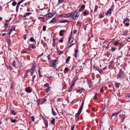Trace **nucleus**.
<instances>
[{
    "label": "nucleus",
    "mask_w": 130,
    "mask_h": 130,
    "mask_svg": "<svg viewBox=\"0 0 130 130\" xmlns=\"http://www.w3.org/2000/svg\"><path fill=\"white\" fill-rule=\"evenodd\" d=\"M79 15V14L76 10L72 13V19L74 20H76L78 17Z\"/></svg>",
    "instance_id": "nucleus-1"
},
{
    "label": "nucleus",
    "mask_w": 130,
    "mask_h": 130,
    "mask_svg": "<svg viewBox=\"0 0 130 130\" xmlns=\"http://www.w3.org/2000/svg\"><path fill=\"white\" fill-rule=\"evenodd\" d=\"M129 19L127 18H126L124 19L123 23L126 26H128L129 25Z\"/></svg>",
    "instance_id": "nucleus-2"
},
{
    "label": "nucleus",
    "mask_w": 130,
    "mask_h": 130,
    "mask_svg": "<svg viewBox=\"0 0 130 130\" xmlns=\"http://www.w3.org/2000/svg\"><path fill=\"white\" fill-rule=\"evenodd\" d=\"M57 61V59L51 61V65L50 66L52 67H56V63Z\"/></svg>",
    "instance_id": "nucleus-3"
},
{
    "label": "nucleus",
    "mask_w": 130,
    "mask_h": 130,
    "mask_svg": "<svg viewBox=\"0 0 130 130\" xmlns=\"http://www.w3.org/2000/svg\"><path fill=\"white\" fill-rule=\"evenodd\" d=\"M78 46H77L76 48V49H75L74 50V57H75L76 58L77 55V53L78 51Z\"/></svg>",
    "instance_id": "nucleus-4"
},
{
    "label": "nucleus",
    "mask_w": 130,
    "mask_h": 130,
    "mask_svg": "<svg viewBox=\"0 0 130 130\" xmlns=\"http://www.w3.org/2000/svg\"><path fill=\"white\" fill-rule=\"evenodd\" d=\"M87 81L89 85V87H92L93 85L91 79H87Z\"/></svg>",
    "instance_id": "nucleus-5"
},
{
    "label": "nucleus",
    "mask_w": 130,
    "mask_h": 130,
    "mask_svg": "<svg viewBox=\"0 0 130 130\" xmlns=\"http://www.w3.org/2000/svg\"><path fill=\"white\" fill-rule=\"evenodd\" d=\"M55 14L53 13L50 12L49 13L46 14V15L50 18H52L54 15Z\"/></svg>",
    "instance_id": "nucleus-6"
},
{
    "label": "nucleus",
    "mask_w": 130,
    "mask_h": 130,
    "mask_svg": "<svg viewBox=\"0 0 130 130\" xmlns=\"http://www.w3.org/2000/svg\"><path fill=\"white\" fill-rule=\"evenodd\" d=\"M111 9H109L105 13V15H107L110 16L111 13Z\"/></svg>",
    "instance_id": "nucleus-7"
},
{
    "label": "nucleus",
    "mask_w": 130,
    "mask_h": 130,
    "mask_svg": "<svg viewBox=\"0 0 130 130\" xmlns=\"http://www.w3.org/2000/svg\"><path fill=\"white\" fill-rule=\"evenodd\" d=\"M58 21L59 23H65V22L69 23V21H67V20H64L63 21L59 20H58Z\"/></svg>",
    "instance_id": "nucleus-8"
},
{
    "label": "nucleus",
    "mask_w": 130,
    "mask_h": 130,
    "mask_svg": "<svg viewBox=\"0 0 130 130\" xmlns=\"http://www.w3.org/2000/svg\"><path fill=\"white\" fill-rule=\"evenodd\" d=\"M72 13H69L67 14H65L66 18H68L69 17H71L72 18Z\"/></svg>",
    "instance_id": "nucleus-9"
},
{
    "label": "nucleus",
    "mask_w": 130,
    "mask_h": 130,
    "mask_svg": "<svg viewBox=\"0 0 130 130\" xmlns=\"http://www.w3.org/2000/svg\"><path fill=\"white\" fill-rule=\"evenodd\" d=\"M73 41V38L72 37H70L69 38L68 43L71 44L72 43Z\"/></svg>",
    "instance_id": "nucleus-10"
},
{
    "label": "nucleus",
    "mask_w": 130,
    "mask_h": 130,
    "mask_svg": "<svg viewBox=\"0 0 130 130\" xmlns=\"http://www.w3.org/2000/svg\"><path fill=\"white\" fill-rule=\"evenodd\" d=\"M120 112V111L119 112H117L115 113H113L112 115V116L113 117V116H117L118 115Z\"/></svg>",
    "instance_id": "nucleus-11"
},
{
    "label": "nucleus",
    "mask_w": 130,
    "mask_h": 130,
    "mask_svg": "<svg viewBox=\"0 0 130 130\" xmlns=\"http://www.w3.org/2000/svg\"><path fill=\"white\" fill-rule=\"evenodd\" d=\"M56 22V19L54 18L52 19V20L50 22V23H54Z\"/></svg>",
    "instance_id": "nucleus-12"
},
{
    "label": "nucleus",
    "mask_w": 130,
    "mask_h": 130,
    "mask_svg": "<svg viewBox=\"0 0 130 130\" xmlns=\"http://www.w3.org/2000/svg\"><path fill=\"white\" fill-rule=\"evenodd\" d=\"M36 66H35L34 64L32 66L31 68V69L32 71L31 72H34L35 71V69H34L35 68Z\"/></svg>",
    "instance_id": "nucleus-13"
},
{
    "label": "nucleus",
    "mask_w": 130,
    "mask_h": 130,
    "mask_svg": "<svg viewBox=\"0 0 130 130\" xmlns=\"http://www.w3.org/2000/svg\"><path fill=\"white\" fill-rule=\"evenodd\" d=\"M45 37H43V40H42L41 41V43L43 44V45H44V44H45V43L44 42V41H45Z\"/></svg>",
    "instance_id": "nucleus-14"
},
{
    "label": "nucleus",
    "mask_w": 130,
    "mask_h": 130,
    "mask_svg": "<svg viewBox=\"0 0 130 130\" xmlns=\"http://www.w3.org/2000/svg\"><path fill=\"white\" fill-rule=\"evenodd\" d=\"M64 32L63 30H61L59 32V35L60 36H62L63 35V33Z\"/></svg>",
    "instance_id": "nucleus-15"
},
{
    "label": "nucleus",
    "mask_w": 130,
    "mask_h": 130,
    "mask_svg": "<svg viewBox=\"0 0 130 130\" xmlns=\"http://www.w3.org/2000/svg\"><path fill=\"white\" fill-rule=\"evenodd\" d=\"M26 91L28 93H30L31 92V90L28 88H26Z\"/></svg>",
    "instance_id": "nucleus-16"
},
{
    "label": "nucleus",
    "mask_w": 130,
    "mask_h": 130,
    "mask_svg": "<svg viewBox=\"0 0 130 130\" xmlns=\"http://www.w3.org/2000/svg\"><path fill=\"white\" fill-rule=\"evenodd\" d=\"M20 4L18 3L16 7V11L17 12H18L19 6H20Z\"/></svg>",
    "instance_id": "nucleus-17"
},
{
    "label": "nucleus",
    "mask_w": 130,
    "mask_h": 130,
    "mask_svg": "<svg viewBox=\"0 0 130 130\" xmlns=\"http://www.w3.org/2000/svg\"><path fill=\"white\" fill-rule=\"evenodd\" d=\"M18 65L19 66V67L20 68H22L23 67L22 63L20 62H19L18 61Z\"/></svg>",
    "instance_id": "nucleus-18"
},
{
    "label": "nucleus",
    "mask_w": 130,
    "mask_h": 130,
    "mask_svg": "<svg viewBox=\"0 0 130 130\" xmlns=\"http://www.w3.org/2000/svg\"><path fill=\"white\" fill-rule=\"evenodd\" d=\"M70 58H71V57H70L68 56L66 60V63H67L68 62H69Z\"/></svg>",
    "instance_id": "nucleus-19"
},
{
    "label": "nucleus",
    "mask_w": 130,
    "mask_h": 130,
    "mask_svg": "<svg viewBox=\"0 0 130 130\" xmlns=\"http://www.w3.org/2000/svg\"><path fill=\"white\" fill-rule=\"evenodd\" d=\"M116 87L117 88H118L119 87L120 85V83H116L115 84Z\"/></svg>",
    "instance_id": "nucleus-20"
},
{
    "label": "nucleus",
    "mask_w": 130,
    "mask_h": 130,
    "mask_svg": "<svg viewBox=\"0 0 130 130\" xmlns=\"http://www.w3.org/2000/svg\"><path fill=\"white\" fill-rule=\"evenodd\" d=\"M9 24V22L7 20H6L5 21V25L6 27H8V25Z\"/></svg>",
    "instance_id": "nucleus-21"
},
{
    "label": "nucleus",
    "mask_w": 130,
    "mask_h": 130,
    "mask_svg": "<svg viewBox=\"0 0 130 130\" xmlns=\"http://www.w3.org/2000/svg\"><path fill=\"white\" fill-rule=\"evenodd\" d=\"M31 14V13H29V12L26 13L24 14V17H26L30 15Z\"/></svg>",
    "instance_id": "nucleus-22"
},
{
    "label": "nucleus",
    "mask_w": 130,
    "mask_h": 130,
    "mask_svg": "<svg viewBox=\"0 0 130 130\" xmlns=\"http://www.w3.org/2000/svg\"><path fill=\"white\" fill-rule=\"evenodd\" d=\"M29 47H31L32 49H34L35 48V46L32 44H30L29 45Z\"/></svg>",
    "instance_id": "nucleus-23"
},
{
    "label": "nucleus",
    "mask_w": 130,
    "mask_h": 130,
    "mask_svg": "<svg viewBox=\"0 0 130 130\" xmlns=\"http://www.w3.org/2000/svg\"><path fill=\"white\" fill-rule=\"evenodd\" d=\"M123 73H121L118 75V77H119L122 78L123 77Z\"/></svg>",
    "instance_id": "nucleus-24"
},
{
    "label": "nucleus",
    "mask_w": 130,
    "mask_h": 130,
    "mask_svg": "<svg viewBox=\"0 0 130 130\" xmlns=\"http://www.w3.org/2000/svg\"><path fill=\"white\" fill-rule=\"evenodd\" d=\"M30 40L31 42H35V43H36V40L34 39L33 38L31 37L30 38Z\"/></svg>",
    "instance_id": "nucleus-25"
},
{
    "label": "nucleus",
    "mask_w": 130,
    "mask_h": 130,
    "mask_svg": "<svg viewBox=\"0 0 130 130\" xmlns=\"http://www.w3.org/2000/svg\"><path fill=\"white\" fill-rule=\"evenodd\" d=\"M46 101V100L45 98H43L41 100V102H42V103H44Z\"/></svg>",
    "instance_id": "nucleus-26"
},
{
    "label": "nucleus",
    "mask_w": 130,
    "mask_h": 130,
    "mask_svg": "<svg viewBox=\"0 0 130 130\" xmlns=\"http://www.w3.org/2000/svg\"><path fill=\"white\" fill-rule=\"evenodd\" d=\"M81 112L79 111H78V112L77 113H76V114L75 115L76 117H78V116H79V115L80 113Z\"/></svg>",
    "instance_id": "nucleus-27"
},
{
    "label": "nucleus",
    "mask_w": 130,
    "mask_h": 130,
    "mask_svg": "<svg viewBox=\"0 0 130 130\" xmlns=\"http://www.w3.org/2000/svg\"><path fill=\"white\" fill-rule=\"evenodd\" d=\"M59 17H63L64 18H66V16L65 15V14L60 15Z\"/></svg>",
    "instance_id": "nucleus-28"
},
{
    "label": "nucleus",
    "mask_w": 130,
    "mask_h": 130,
    "mask_svg": "<svg viewBox=\"0 0 130 130\" xmlns=\"http://www.w3.org/2000/svg\"><path fill=\"white\" fill-rule=\"evenodd\" d=\"M63 39H64L63 37H62V38H61V39L60 40L58 41V42L61 43H62L63 41Z\"/></svg>",
    "instance_id": "nucleus-29"
},
{
    "label": "nucleus",
    "mask_w": 130,
    "mask_h": 130,
    "mask_svg": "<svg viewBox=\"0 0 130 130\" xmlns=\"http://www.w3.org/2000/svg\"><path fill=\"white\" fill-rule=\"evenodd\" d=\"M38 73L39 75V76L40 77H41L42 76V75L41 74V73L40 72V69H39L38 71Z\"/></svg>",
    "instance_id": "nucleus-30"
},
{
    "label": "nucleus",
    "mask_w": 130,
    "mask_h": 130,
    "mask_svg": "<svg viewBox=\"0 0 130 130\" xmlns=\"http://www.w3.org/2000/svg\"><path fill=\"white\" fill-rule=\"evenodd\" d=\"M97 70L99 71L100 74L102 72V70L100 68H98Z\"/></svg>",
    "instance_id": "nucleus-31"
},
{
    "label": "nucleus",
    "mask_w": 130,
    "mask_h": 130,
    "mask_svg": "<svg viewBox=\"0 0 130 130\" xmlns=\"http://www.w3.org/2000/svg\"><path fill=\"white\" fill-rule=\"evenodd\" d=\"M55 119H53L51 121V122L53 124H54L55 123Z\"/></svg>",
    "instance_id": "nucleus-32"
},
{
    "label": "nucleus",
    "mask_w": 130,
    "mask_h": 130,
    "mask_svg": "<svg viewBox=\"0 0 130 130\" xmlns=\"http://www.w3.org/2000/svg\"><path fill=\"white\" fill-rule=\"evenodd\" d=\"M11 112L14 115H15L16 113L15 111L13 110H12L11 111Z\"/></svg>",
    "instance_id": "nucleus-33"
},
{
    "label": "nucleus",
    "mask_w": 130,
    "mask_h": 130,
    "mask_svg": "<svg viewBox=\"0 0 130 130\" xmlns=\"http://www.w3.org/2000/svg\"><path fill=\"white\" fill-rule=\"evenodd\" d=\"M17 4V2H16L14 1L12 3V5L13 6H14L16 5Z\"/></svg>",
    "instance_id": "nucleus-34"
},
{
    "label": "nucleus",
    "mask_w": 130,
    "mask_h": 130,
    "mask_svg": "<svg viewBox=\"0 0 130 130\" xmlns=\"http://www.w3.org/2000/svg\"><path fill=\"white\" fill-rule=\"evenodd\" d=\"M41 21H44L45 19L43 17H40L39 19Z\"/></svg>",
    "instance_id": "nucleus-35"
},
{
    "label": "nucleus",
    "mask_w": 130,
    "mask_h": 130,
    "mask_svg": "<svg viewBox=\"0 0 130 130\" xmlns=\"http://www.w3.org/2000/svg\"><path fill=\"white\" fill-rule=\"evenodd\" d=\"M52 114L54 115H56V113L53 110V108H52Z\"/></svg>",
    "instance_id": "nucleus-36"
},
{
    "label": "nucleus",
    "mask_w": 130,
    "mask_h": 130,
    "mask_svg": "<svg viewBox=\"0 0 130 130\" xmlns=\"http://www.w3.org/2000/svg\"><path fill=\"white\" fill-rule=\"evenodd\" d=\"M46 27L45 26H44L43 27L42 30L44 31H45L46 30Z\"/></svg>",
    "instance_id": "nucleus-37"
},
{
    "label": "nucleus",
    "mask_w": 130,
    "mask_h": 130,
    "mask_svg": "<svg viewBox=\"0 0 130 130\" xmlns=\"http://www.w3.org/2000/svg\"><path fill=\"white\" fill-rule=\"evenodd\" d=\"M45 124L46 125V127L47 128V127H48V121L47 120H45Z\"/></svg>",
    "instance_id": "nucleus-38"
},
{
    "label": "nucleus",
    "mask_w": 130,
    "mask_h": 130,
    "mask_svg": "<svg viewBox=\"0 0 130 130\" xmlns=\"http://www.w3.org/2000/svg\"><path fill=\"white\" fill-rule=\"evenodd\" d=\"M76 92L77 93H78L81 94L82 92V91L80 90H77Z\"/></svg>",
    "instance_id": "nucleus-39"
},
{
    "label": "nucleus",
    "mask_w": 130,
    "mask_h": 130,
    "mask_svg": "<svg viewBox=\"0 0 130 130\" xmlns=\"http://www.w3.org/2000/svg\"><path fill=\"white\" fill-rule=\"evenodd\" d=\"M49 85V84L48 83H47L45 84L44 85V86L45 87H47V86H48Z\"/></svg>",
    "instance_id": "nucleus-40"
},
{
    "label": "nucleus",
    "mask_w": 130,
    "mask_h": 130,
    "mask_svg": "<svg viewBox=\"0 0 130 130\" xmlns=\"http://www.w3.org/2000/svg\"><path fill=\"white\" fill-rule=\"evenodd\" d=\"M83 107L81 106V107H80V108L79 109L78 111L81 112L82 110L83 109Z\"/></svg>",
    "instance_id": "nucleus-41"
},
{
    "label": "nucleus",
    "mask_w": 130,
    "mask_h": 130,
    "mask_svg": "<svg viewBox=\"0 0 130 130\" xmlns=\"http://www.w3.org/2000/svg\"><path fill=\"white\" fill-rule=\"evenodd\" d=\"M104 16V15L102 14H100L99 15V17L100 18H102Z\"/></svg>",
    "instance_id": "nucleus-42"
},
{
    "label": "nucleus",
    "mask_w": 130,
    "mask_h": 130,
    "mask_svg": "<svg viewBox=\"0 0 130 130\" xmlns=\"http://www.w3.org/2000/svg\"><path fill=\"white\" fill-rule=\"evenodd\" d=\"M36 76V75H34L32 78V82H34V79L35 78Z\"/></svg>",
    "instance_id": "nucleus-43"
},
{
    "label": "nucleus",
    "mask_w": 130,
    "mask_h": 130,
    "mask_svg": "<svg viewBox=\"0 0 130 130\" xmlns=\"http://www.w3.org/2000/svg\"><path fill=\"white\" fill-rule=\"evenodd\" d=\"M15 63H16V61H14L13 62L12 64L13 66V67H15Z\"/></svg>",
    "instance_id": "nucleus-44"
},
{
    "label": "nucleus",
    "mask_w": 130,
    "mask_h": 130,
    "mask_svg": "<svg viewBox=\"0 0 130 130\" xmlns=\"http://www.w3.org/2000/svg\"><path fill=\"white\" fill-rule=\"evenodd\" d=\"M50 87H48L46 89V91L47 92H48L49 91V89H50Z\"/></svg>",
    "instance_id": "nucleus-45"
},
{
    "label": "nucleus",
    "mask_w": 130,
    "mask_h": 130,
    "mask_svg": "<svg viewBox=\"0 0 130 130\" xmlns=\"http://www.w3.org/2000/svg\"><path fill=\"white\" fill-rule=\"evenodd\" d=\"M126 96L128 97H130V93H127L125 94Z\"/></svg>",
    "instance_id": "nucleus-46"
},
{
    "label": "nucleus",
    "mask_w": 130,
    "mask_h": 130,
    "mask_svg": "<svg viewBox=\"0 0 130 130\" xmlns=\"http://www.w3.org/2000/svg\"><path fill=\"white\" fill-rule=\"evenodd\" d=\"M98 9V6H95V9L94 10V12H95Z\"/></svg>",
    "instance_id": "nucleus-47"
},
{
    "label": "nucleus",
    "mask_w": 130,
    "mask_h": 130,
    "mask_svg": "<svg viewBox=\"0 0 130 130\" xmlns=\"http://www.w3.org/2000/svg\"><path fill=\"white\" fill-rule=\"evenodd\" d=\"M75 125L74 124L71 127V130H74V128L75 127Z\"/></svg>",
    "instance_id": "nucleus-48"
},
{
    "label": "nucleus",
    "mask_w": 130,
    "mask_h": 130,
    "mask_svg": "<svg viewBox=\"0 0 130 130\" xmlns=\"http://www.w3.org/2000/svg\"><path fill=\"white\" fill-rule=\"evenodd\" d=\"M94 98L96 100H97L98 99L97 96L96 95H95L94 97Z\"/></svg>",
    "instance_id": "nucleus-49"
},
{
    "label": "nucleus",
    "mask_w": 130,
    "mask_h": 130,
    "mask_svg": "<svg viewBox=\"0 0 130 130\" xmlns=\"http://www.w3.org/2000/svg\"><path fill=\"white\" fill-rule=\"evenodd\" d=\"M106 54L108 57H109L110 54V53H109L108 52H107Z\"/></svg>",
    "instance_id": "nucleus-50"
},
{
    "label": "nucleus",
    "mask_w": 130,
    "mask_h": 130,
    "mask_svg": "<svg viewBox=\"0 0 130 130\" xmlns=\"http://www.w3.org/2000/svg\"><path fill=\"white\" fill-rule=\"evenodd\" d=\"M100 91L102 93H103L104 91L103 90V87L101 88L100 89Z\"/></svg>",
    "instance_id": "nucleus-51"
},
{
    "label": "nucleus",
    "mask_w": 130,
    "mask_h": 130,
    "mask_svg": "<svg viewBox=\"0 0 130 130\" xmlns=\"http://www.w3.org/2000/svg\"><path fill=\"white\" fill-rule=\"evenodd\" d=\"M125 119V116L124 115L122 117V121H123V120H124V119Z\"/></svg>",
    "instance_id": "nucleus-52"
},
{
    "label": "nucleus",
    "mask_w": 130,
    "mask_h": 130,
    "mask_svg": "<svg viewBox=\"0 0 130 130\" xmlns=\"http://www.w3.org/2000/svg\"><path fill=\"white\" fill-rule=\"evenodd\" d=\"M74 44V43H72V44H71L68 47V48H69L70 47H71V46H72Z\"/></svg>",
    "instance_id": "nucleus-53"
},
{
    "label": "nucleus",
    "mask_w": 130,
    "mask_h": 130,
    "mask_svg": "<svg viewBox=\"0 0 130 130\" xmlns=\"http://www.w3.org/2000/svg\"><path fill=\"white\" fill-rule=\"evenodd\" d=\"M121 126V128H122L123 127H124V129H125V128H126V126H125L124 125H122Z\"/></svg>",
    "instance_id": "nucleus-54"
},
{
    "label": "nucleus",
    "mask_w": 130,
    "mask_h": 130,
    "mask_svg": "<svg viewBox=\"0 0 130 130\" xmlns=\"http://www.w3.org/2000/svg\"><path fill=\"white\" fill-rule=\"evenodd\" d=\"M26 35H24V37H23V39L24 40H25L26 39V38H27V37L26 36Z\"/></svg>",
    "instance_id": "nucleus-55"
},
{
    "label": "nucleus",
    "mask_w": 130,
    "mask_h": 130,
    "mask_svg": "<svg viewBox=\"0 0 130 130\" xmlns=\"http://www.w3.org/2000/svg\"><path fill=\"white\" fill-rule=\"evenodd\" d=\"M114 63V61L112 60L110 63V65L111 66Z\"/></svg>",
    "instance_id": "nucleus-56"
},
{
    "label": "nucleus",
    "mask_w": 130,
    "mask_h": 130,
    "mask_svg": "<svg viewBox=\"0 0 130 130\" xmlns=\"http://www.w3.org/2000/svg\"><path fill=\"white\" fill-rule=\"evenodd\" d=\"M53 44L54 43H55V38H54V37H53Z\"/></svg>",
    "instance_id": "nucleus-57"
},
{
    "label": "nucleus",
    "mask_w": 130,
    "mask_h": 130,
    "mask_svg": "<svg viewBox=\"0 0 130 130\" xmlns=\"http://www.w3.org/2000/svg\"><path fill=\"white\" fill-rule=\"evenodd\" d=\"M25 0H21V1L19 2L18 3L20 4L23 2Z\"/></svg>",
    "instance_id": "nucleus-58"
},
{
    "label": "nucleus",
    "mask_w": 130,
    "mask_h": 130,
    "mask_svg": "<svg viewBox=\"0 0 130 130\" xmlns=\"http://www.w3.org/2000/svg\"><path fill=\"white\" fill-rule=\"evenodd\" d=\"M31 119L32 121H34L35 118L34 116H32L31 117Z\"/></svg>",
    "instance_id": "nucleus-59"
},
{
    "label": "nucleus",
    "mask_w": 130,
    "mask_h": 130,
    "mask_svg": "<svg viewBox=\"0 0 130 130\" xmlns=\"http://www.w3.org/2000/svg\"><path fill=\"white\" fill-rule=\"evenodd\" d=\"M73 90V87L71 86L70 88L69 89V91L70 92L71 91Z\"/></svg>",
    "instance_id": "nucleus-60"
},
{
    "label": "nucleus",
    "mask_w": 130,
    "mask_h": 130,
    "mask_svg": "<svg viewBox=\"0 0 130 130\" xmlns=\"http://www.w3.org/2000/svg\"><path fill=\"white\" fill-rule=\"evenodd\" d=\"M58 53L59 54H62L63 53V52L62 51H59L58 52Z\"/></svg>",
    "instance_id": "nucleus-61"
},
{
    "label": "nucleus",
    "mask_w": 130,
    "mask_h": 130,
    "mask_svg": "<svg viewBox=\"0 0 130 130\" xmlns=\"http://www.w3.org/2000/svg\"><path fill=\"white\" fill-rule=\"evenodd\" d=\"M85 7V6L84 5H82L81 6V8H84Z\"/></svg>",
    "instance_id": "nucleus-62"
},
{
    "label": "nucleus",
    "mask_w": 130,
    "mask_h": 130,
    "mask_svg": "<svg viewBox=\"0 0 130 130\" xmlns=\"http://www.w3.org/2000/svg\"><path fill=\"white\" fill-rule=\"evenodd\" d=\"M47 57H48V60H51V58H50V55H48Z\"/></svg>",
    "instance_id": "nucleus-63"
},
{
    "label": "nucleus",
    "mask_w": 130,
    "mask_h": 130,
    "mask_svg": "<svg viewBox=\"0 0 130 130\" xmlns=\"http://www.w3.org/2000/svg\"><path fill=\"white\" fill-rule=\"evenodd\" d=\"M69 70V69L68 68H65L64 70L68 71Z\"/></svg>",
    "instance_id": "nucleus-64"
}]
</instances>
